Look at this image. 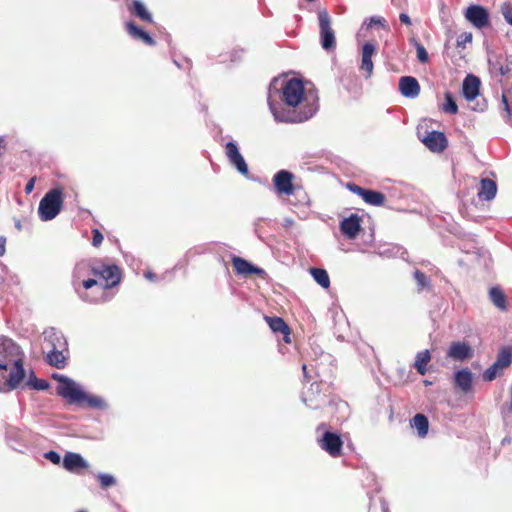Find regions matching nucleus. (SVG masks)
<instances>
[{
	"mask_svg": "<svg viewBox=\"0 0 512 512\" xmlns=\"http://www.w3.org/2000/svg\"><path fill=\"white\" fill-rule=\"evenodd\" d=\"M274 79L268 92V105L274 119L278 122L300 123L310 119L318 110L316 91H304L303 82L292 78L284 81L279 89Z\"/></svg>",
	"mask_w": 512,
	"mask_h": 512,
	"instance_id": "obj_1",
	"label": "nucleus"
},
{
	"mask_svg": "<svg viewBox=\"0 0 512 512\" xmlns=\"http://www.w3.org/2000/svg\"><path fill=\"white\" fill-rule=\"evenodd\" d=\"M24 377L19 347L10 338L0 335V392L17 389Z\"/></svg>",
	"mask_w": 512,
	"mask_h": 512,
	"instance_id": "obj_2",
	"label": "nucleus"
},
{
	"mask_svg": "<svg viewBox=\"0 0 512 512\" xmlns=\"http://www.w3.org/2000/svg\"><path fill=\"white\" fill-rule=\"evenodd\" d=\"M63 205L62 190L51 189L40 200L38 215L42 221L54 219L61 211Z\"/></svg>",
	"mask_w": 512,
	"mask_h": 512,
	"instance_id": "obj_3",
	"label": "nucleus"
},
{
	"mask_svg": "<svg viewBox=\"0 0 512 512\" xmlns=\"http://www.w3.org/2000/svg\"><path fill=\"white\" fill-rule=\"evenodd\" d=\"M53 378L59 382L56 388L59 396L68 399L70 403L82 402L85 392L72 379L58 374H54Z\"/></svg>",
	"mask_w": 512,
	"mask_h": 512,
	"instance_id": "obj_4",
	"label": "nucleus"
},
{
	"mask_svg": "<svg viewBox=\"0 0 512 512\" xmlns=\"http://www.w3.org/2000/svg\"><path fill=\"white\" fill-rule=\"evenodd\" d=\"M323 386L322 381L314 382L303 390L301 399L308 408L318 409L328 402V395L323 391Z\"/></svg>",
	"mask_w": 512,
	"mask_h": 512,
	"instance_id": "obj_5",
	"label": "nucleus"
},
{
	"mask_svg": "<svg viewBox=\"0 0 512 512\" xmlns=\"http://www.w3.org/2000/svg\"><path fill=\"white\" fill-rule=\"evenodd\" d=\"M318 21L322 48L326 51L334 50L336 47V38L331 27V18L326 10H320L318 12Z\"/></svg>",
	"mask_w": 512,
	"mask_h": 512,
	"instance_id": "obj_6",
	"label": "nucleus"
},
{
	"mask_svg": "<svg viewBox=\"0 0 512 512\" xmlns=\"http://www.w3.org/2000/svg\"><path fill=\"white\" fill-rule=\"evenodd\" d=\"M91 273L104 280L101 289H108L120 282V270L116 265H101L91 267Z\"/></svg>",
	"mask_w": 512,
	"mask_h": 512,
	"instance_id": "obj_7",
	"label": "nucleus"
},
{
	"mask_svg": "<svg viewBox=\"0 0 512 512\" xmlns=\"http://www.w3.org/2000/svg\"><path fill=\"white\" fill-rule=\"evenodd\" d=\"M465 18L478 29L485 28L490 24V16L487 9L477 4L467 7L465 11Z\"/></svg>",
	"mask_w": 512,
	"mask_h": 512,
	"instance_id": "obj_8",
	"label": "nucleus"
},
{
	"mask_svg": "<svg viewBox=\"0 0 512 512\" xmlns=\"http://www.w3.org/2000/svg\"><path fill=\"white\" fill-rule=\"evenodd\" d=\"M377 54V47L374 43L365 42L361 49V61L359 70L364 74L366 79L370 78L373 74L374 64L372 61L373 56Z\"/></svg>",
	"mask_w": 512,
	"mask_h": 512,
	"instance_id": "obj_9",
	"label": "nucleus"
},
{
	"mask_svg": "<svg viewBox=\"0 0 512 512\" xmlns=\"http://www.w3.org/2000/svg\"><path fill=\"white\" fill-rule=\"evenodd\" d=\"M318 445L332 457H339L342 452L343 442L340 436L334 432H325L318 439Z\"/></svg>",
	"mask_w": 512,
	"mask_h": 512,
	"instance_id": "obj_10",
	"label": "nucleus"
},
{
	"mask_svg": "<svg viewBox=\"0 0 512 512\" xmlns=\"http://www.w3.org/2000/svg\"><path fill=\"white\" fill-rule=\"evenodd\" d=\"M294 175L287 170H280L273 176V184L275 190L280 195H293L294 194V185H293Z\"/></svg>",
	"mask_w": 512,
	"mask_h": 512,
	"instance_id": "obj_11",
	"label": "nucleus"
},
{
	"mask_svg": "<svg viewBox=\"0 0 512 512\" xmlns=\"http://www.w3.org/2000/svg\"><path fill=\"white\" fill-rule=\"evenodd\" d=\"M225 149L230 164L233 165L240 174L247 176L249 174L248 165L241 155L237 144L234 141H229L226 143Z\"/></svg>",
	"mask_w": 512,
	"mask_h": 512,
	"instance_id": "obj_12",
	"label": "nucleus"
},
{
	"mask_svg": "<svg viewBox=\"0 0 512 512\" xmlns=\"http://www.w3.org/2000/svg\"><path fill=\"white\" fill-rule=\"evenodd\" d=\"M473 356V350L471 346L466 342H453L449 346L447 351V357L455 361H464L470 359Z\"/></svg>",
	"mask_w": 512,
	"mask_h": 512,
	"instance_id": "obj_13",
	"label": "nucleus"
},
{
	"mask_svg": "<svg viewBox=\"0 0 512 512\" xmlns=\"http://www.w3.org/2000/svg\"><path fill=\"white\" fill-rule=\"evenodd\" d=\"M400 93L409 99H415L420 94V85L418 80L412 76H403L399 79Z\"/></svg>",
	"mask_w": 512,
	"mask_h": 512,
	"instance_id": "obj_14",
	"label": "nucleus"
},
{
	"mask_svg": "<svg viewBox=\"0 0 512 512\" xmlns=\"http://www.w3.org/2000/svg\"><path fill=\"white\" fill-rule=\"evenodd\" d=\"M422 141L432 152H442L448 144L446 136L440 131L429 132Z\"/></svg>",
	"mask_w": 512,
	"mask_h": 512,
	"instance_id": "obj_15",
	"label": "nucleus"
},
{
	"mask_svg": "<svg viewBox=\"0 0 512 512\" xmlns=\"http://www.w3.org/2000/svg\"><path fill=\"white\" fill-rule=\"evenodd\" d=\"M43 335H44V343H45V348L48 350V349H53V348H67V341L64 337V335L56 330L55 328L53 327H50L48 329H46L44 332H43Z\"/></svg>",
	"mask_w": 512,
	"mask_h": 512,
	"instance_id": "obj_16",
	"label": "nucleus"
},
{
	"mask_svg": "<svg viewBox=\"0 0 512 512\" xmlns=\"http://www.w3.org/2000/svg\"><path fill=\"white\" fill-rule=\"evenodd\" d=\"M454 386L464 394L473 387V374L468 368H463L454 373Z\"/></svg>",
	"mask_w": 512,
	"mask_h": 512,
	"instance_id": "obj_17",
	"label": "nucleus"
},
{
	"mask_svg": "<svg viewBox=\"0 0 512 512\" xmlns=\"http://www.w3.org/2000/svg\"><path fill=\"white\" fill-rule=\"evenodd\" d=\"M360 217L357 214H351L344 218L340 223L341 232L349 239H355L360 231Z\"/></svg>",
	"mask_w": 512,
	"mask_h": 512,
	"instance_id": "obj_18",
	"label": "nucleus"
},
{
	"mask_svg": "<svg viewBox=\"0 0 512 512\" xmlns=\"http://www.w3.org/2000/svg\"><path fill=\"white\" fill-rule=\"evenodd\" d=\"M480 85H481V82L477 76L468 74L464 78L463 84H462V92H463L464 98L467 101L474 100L479 94Z\"/></svg>",
	"mask_w": 512,
	"mask_h": 512,
	"instance_id": "obj_19",
	"label": "nucleus"
},
{
	"mask_svg": "<svg viewBox=\"0 0 512 512\" xmlns=\"http://www.w3.org/2000/svg\"><path fill=\"white\" fill-rule=\"evenodd\" d=\"M89 271H91V268L89 267L88 263H86L85 261L77 263L74 268V271H73V279H72L73 287H74L75 291L80 295V297L84 301H91V300L88 299L87 293H84V294L80 293V281H82L81 278L85 274H87Z\"/></svg>",
	"mask_w": 512,
	"mask_h": 512,
	"instance_id": "obj_20",
	"label": "nucleus"
},
{
	"mask_svg": "<svg viewBox=\"0 0 512 512\" xmlns=\"http://www.w3.org/2000/svg\"><path fill=\"white\" fill-rule=\"evenodd\" d=\"M63 467L69 472H75L87 468L88 463L80 454L67 452L63 458Z\"/></svg>",
	"mask_w": 512,
	"mask_h": 512,
	"instance_id": "obj_21",
	"label": "nucleus"
},
{
	"mask_svg": "<svg viewBox=\"0 0 512 512\" xmlns=\"http://www.w3.org/2000/svg\"><path fill=\"white\" fill-rule=\"evenodd\" d=\"M497 193V184L494 180L483 178L480 181V189L477 193L480 200L491 201Z\"/></svg>",
	"mask_w": 512,
	"mask_h": 512,
	"instance_id": "obj_22",
	"label": "nucleus"
},
{
	"mask_svg": "<svg viewBox=\"0 0 512 512\" xmlns=\"http://www.w3.org/2000/svg\"><path fill=\"white\" fill-rule=\"evenodd\" d=\"M66 350L67 348L48 349L46 362L57 369H63L66 366V356L64 355Z\"/></svg>",
	"mask_w": 512,
	"mask_h": 512,
	"instance_id": "obj_23",
	"label": "nucleus"
},
{
	"mask_svg": "<svg viewBox=\"0 0 512 512\" xmlns=\"http://www.w3.org/2000/svg\"><path fill=\"white\" fill-rule=\"evenodd\" d=\"M265 320L267 321L270 329L275 333H281L283 334V339L285 342H290V328L285 323V321L280 317H265Z\"/></svg>",
	"mask_w": 512,
	"mask_h": 512,
	"instance_id": "obj_24",
	"label": "nucleus"
},
{
	"mask_svg": "<svg viewBox=\"0 0 512 512\" xmlns=\"http://www.w3.org/2000/svg\"><path fill=\"white\" fill-rule=\"evenodd\" d=\"M126 29H127L128 34L132 38H134L136 40H141L142 42H144L145 44H147L149 46H153L155 44V41L153 40V38L146 31H144L143 29H141L140 27L135 25L133 22H128L126 24Z\"/></svg>",
	"mask_w": 512,
	"mask_h": 512,
	"instance_id": "obj_25",
	"label": "nucleus"
},
{
	"mask_svg": "<svg viewBox=\"0 0 512 512\" xmlns=\"http://www.w3.org/2000/svg\"><path fill=\"white\" fill-rule=\"evenodd\" d=\"M489 299L493 303V305L498 308L501 311H507L508 304H507V298L503 290L498 287L494 286L491 287L489 290Z\"/></svg>",
	"mask_w": 512,
	"mask_h": 512,
	"instance_id": "obj_26",
	"label": "nucleus"
},
{
	"mask_svg": "<svg viewBox=\"0 0 512 512\" xmlns=\"http://www.w3.org/2000/svg\"><path fill=\"white\" fill-rule=\"evenodd\" d=\"M129 11L144 22L151 23L153 21L151 13L140 0H132Z\"/></svg>",
	"mask_w": 512,
	"mask_h": 512,
	"instance_id": "obj_27",
	"label": "nucleus"
},
{
	"mask_svg": "<svg viewBox=\"0 0 512 512\" xmlns=\"http://www.w3.org/2000/svg\"><path fill=\"white\" fill-rule=\"evenodd\" d=\"M431 360V354L429 350H423L416 354L414 367L420 375H425L427 372V364Z\"/></svg>",
	"mask_w": 512,
	"mask_h": 512,
	"instance_id": "obj_28",
	"label": "nucleus"
},
{
	"mask_svg": "<svg viewBox=\"0 0 512 512\" xmlns=\"http://www.w3.org/2000/svg\"><path fill=\"white\" fill-rule=\"evenodd\" d=\"M411 425H412V427H414L417 430L418 435L420 437H424L427 435L428 428H429V422L425 415L416 414L412 419Z\"/></svg>",
	"mask_w": 512,
	"mask_h": 512,
	"instance_id": "obj_29",
	"label": "nucleus"
},
{
	"mask_svg": "<svg viewBox=\"0 0 512 512\" xmlns=\"http://www.w3.org/2000/svg\"><path fill=\"white\" fill-rule=\"evenodd\" d=\"M367 204L382 206L385 202L383 193L368 189L362 198Z\"/></svg>",
	"mask_w": 512,
	"mask_h": 512,
	"instance_id": "obj_30",
	"label": "nucleus"
},
{
	"mask_svg": "<svg viewBox=\"0 0 512 512\" xmlns=\"http://www.w3.org/2000/svg\"><path fill=\"white\" fill-rule=\"evenodd\" d=\"M311 275L314 280L323 288H328L330 286L329 275L326 270L321 268H311Z\"/></svg>",
	"mask_w": 512,
	"mask_h": 512,
	"instance_id": "obj_31",
	"label": "nucleus"
},
{
	"mask_svg": "<svg viewBox=\"0 0 512 512\" xmlns=\"http://www.w3.org/2000/svg\"><path fill=\"white\" fill-rule=\"evenodd\" d=\"M409 43L415 47L418 61L422 64L428 63L429 55L425 47L415 37L410 38Z\"/></svg>",
	"mask_w": 512,
	"mask_h": 512,
	"instance_id": "obj_32",
	"label": "nucleus"
},
{
	"mask_svg": "<svg viewBox=\"0 0 512 512\" xmlns=\"http://www.w3.org/2000/svg\"><path fill=\"white\" fill-rule=\"evenodd\" d=\"M233 267L237 274L240 275H249V269L251 268V263H249L247 260L234 256L232 258Z\"/></svg>",
	"mask_w": 512,
	"mask_h": 512,
	"instance_id": "obj_33",
	"label": "nucleus"
},
{
	"mask_svg": "<svg viewBox=\"0 0 512 512\" xmlns=\"http://www.w3.org/2000/svg\"><path fill=\"white\" fill-rule=\"evenodd\" d=\"M512 362V351L509 348L502 349L495 361L496 365L502 370L508 367Z\"/></svg>",
	"mask_w": 512,
	"mask_h": 512,
	"instance_id": "obj_34",
	"label": "nucleus"
},
{
	"mask_svg": "<svg viewBox=\"0 0 512 512\" xmlns=\"http://www.w3.org/2000/svg\"><path fill=\"white\" fill-rule=\"evenodd\" d=\"M27 385L35 390H46L49 387V383L44 379H38L32 372L28 378Z\"/></svg>",
	"mask_w": 512,
	"mask_h": 512,
	"instance_id": "obj_35",
	"label": "nucleus"
},
{
	"mask_svg": "<svg viewBox=\"0 0 512 512\" xmlns=\"http://www.w3.org/2000/svg\"><path fill=\"white\" fill-rule=\"evenodd\" d=\"M443 111L456 114L458 112V106L450 92L445 93V104L443 105Z\"/></svg>",
	"mask_w": 512,
	"mask_h": 512,
	"instance_id": "obj_36",
	"label": "nucleus"
},
{
	"mask_svg": "<svg viewBox=\"0 0 512 512\" xmlns=\"http://www.w3.org/2000/svg\"><path fill=\"white\" fill-rule=\"evenodd\" d=\"M82 401H85L90 407L93 408L103 409L106 407L105 401L98 396L89 395L85 393V397L83 398Z\"/></svg>",
	"mask_w": 512,
	"mask_h": 512,
	"instance_id": "obj_37",
	"label": "nucleus"
},
{
	"mask_svg": "<svg viewBox=\"0 0 512 512\" xmlns=\"http://www.w3.org/2000/svg\"><path fill=\"white\" fill-rule=\"evenodd\" d=\"M414 279L417 283V286L419 288V290H422V289H425V288H429L430 287V281L429 279L427 278V276L421 272L420 270H416L414 272Z\"/></svg>",
	"mask_w": 512,
	"mask_h": 512,
	"instance_id": "obj_38",
	"label": "nucleus"
},
{
	"mask_svg": "<svg viewBox=\"0 0 512 512\" xmlns=\"http://www.w3.org/2000/svg\"><path fill=\"white\" fill-rule=\"evenodd\" d=\"M501 369L494 362L488 369L484 371L483 378L486 381H492L496 378Z\"/></svg>",
	"mask_w": 512,
	"mask_h": 512,
	"instance_id": "obj_39",
	"label": "nucleus"
},
{
	"mask_svg": "<svg viewBox=\"0 0 512 512\" xmlns=\"http://www.w3.org/2000/svg\"><path fill=\"white\" fill-rule=\"evenodd\" d=\"M368 512H389L388 504L383 499H379V505L371 501Z\"/></svg>",
	"mask_w": 512,
	"mask_h": 512,
	"instance_id": "obj_40",
	"label": "nucleus"
},
{
	"mask_svg": "<svg viewBox=\"0 0 512 512\" xmlns=\"http://www.w3.org/2000/svg\"><path fill=\"white\" fill-rule=\"evenodd\" d=\"M98 480L101 486L104 488L113 486L116 483L115 478L112 475L106 473H100L98 475Z\"/></svg>",
	"mask_w": 512,
	"mask_h": 512,
	"instance_id": "obj_41",
	"label": "nucleus"
},
{
	"mask_svg": "<svg viewBox=\"0 0 512 512\" xmlns=\"http://www.w3.org/2000/svg\"><path fill=\"white\" fill-rule=\"evenodd\" d=\"M364 24L367 25V28H372L374 25H378L384 29L387 27L386 20L380 16H372L366 20Z\"/></svg>",
	"mask_w": 512,
	"mask_h": 512,
	"instance_id": "obj_42",
	"label": "nucleus"
},
{
	"mask_svg": "<svg viewBox=\"0 0 512 512\" xmlns=\"http://www.w3.org/2000/svg\"><path fill=\"white\" fill-rule=\"evenodd\" d=\"M472 42V34L464 32L457 37V47L464 48L467 43Z\"/></svg>",
	"mask_w": 512,
	"mask_h": 512,
	"instance_id": "obj_43",
	"label": "nucleus"
},
{
	"mask_svg": "<svg viewBox=\"0 0 512 512\" xmlns=\"http://www.w3.org/2000/svg\"><path fill=\"white\" fill-rule=\"evenodd\" d=\"M44 458L52 462L53 464H60L61 462V456L56 451H48L44 454Z\"/></svg>",
	"mask_w": 512,
	"mask_h": 512,
	"instance_id": "obj_44",
	"label": "nucleus"
},
{
	"mask_svg": "<svg viewBox=\"0 0 512 512\" xmlns=\"http://www.w3.org/2000/svg\"><path fill=\"white\" fill-rule=\"evenodd\" d=\"M502 14L505 21L512 25V4H504L502 6Z\"/></svg>",
	"mask_w": 512,
	"mask_h": 512,
	"instance_id": "obj_45",
	"label": "nucleus"
},
{
	"mask_svg": "<svg viewBox=\"0 0 512 512\" xmlns=\"http://www.w3.org/2000/svg\"><path fill=\"white\" fill-rule=\"evenodd\" d=\"M347 187L352 193L360 196L361 198H363L364 194L368 190L353 183H349Z\"/></svg>",
	"mask_w": 512,
	"mask_h": 512,
	"instance_id": "obj_46",
	"label": "nucleus"
},
{
	"mask_svg": "<svg viewBox=\"0 0 512 512\" xmlns=\"http://www.w3.org/2000/svg\"><path fill=\"white\" fill-rule=\"evenodd\" d=\"M92 234H93L92 245L95 247L100 246L103 241L102 233L98 229H93Z\"/></svg>",
	"mask_w": 512,
	"mask_h": 512,
	"instance_id": "obj_47",
	"label": "nucleus"
},
{
	"mask_svg": "<svg viewBox=\"0 0 512 512\" xmlns=\"http://www.w3.org/2000/svg\"><path fill=\"white\" fill-rule=\"evenodd\" d=\"M80 286H82L84 289L88 290L92 288L93 286H98V282L95 279L89 278L80 281Z\"/></svg>",
	"mask_w": 512,
	"mask_h": 512,
	"instance_id": "obj_48",
	"label": "nucleus"
},
{
	"mask_svg": "<svg viewBox=\"0 0 512 512\" xmlns=\"http://www.w3.org/2000/svg\"><path fill=\"white\" fill-rule=\"evenodd\" d=\"M34 184H35V178H31V179L27 182V184H26V186H25V189H24L26 194H30V193L33 191V189H34Z\"/></svg>",
	"mask_w": 512,
	"mask_h": 512,
	"instance_id": "obj_49",
	"label": "nucleus"
},
{
	"mask_svg": "<svg viewBox=\"0 0 512 512\" xmlns=\"http://www.w3.org/2000/svg\"><path fill=\"white\" fill-rule=\"evenodd\" d=\"M399 20L403 23V24H406V25H411L412 22H411V19L409 17L408 14L406 13H400L399 15Z\"/></svg>",
	"mask_w": 512,
	"mask_h": 512,
	"instance_id": "obj_50",
	"label": "nucleus"
},
{
	"mask_svg": "<svg viewBox=\"0 0 512 512\" xmlns=\"http://www.w3.org/2000/svg\"><path fill=\"white\" fill-rule=\"evenodd\" d=\"M265 272L262 268L254 266L251 264V268L249 269V274H257V275H263Z\"/></svg>",
	"mask_w": 512,
	"mask_h": 512,
	"instance_id": "obj_51",
	"label": "nucleus"
},
{
	"mask_svg": "<svg viewBox=\"0 0 512 512\" xmlns=\"http://www.w3.org/2000/svg\"><path fill=\"white\" fill-rule=\"evenodd\" d=\"M5 244L6 238L4 236H0V256L5 254Z\"/></svg>",
	"mask_w": 512,
	"mask_h": 512,
	"instance_id": "obj_52",
	"label": "nucleus"
},
{
	"mask_svg": "<svg viewBox=\"0 0 512 512\" xmlns=\"http://www.w3.org/2000/svg\"><path fill=\"white\" fill-rule=\"evenodd\" d=\"M145 277H146L148 280H151V281H152V280H154V279H155V277H156V276H155V274H154V273H152V272L148 271V272H146V273H145Z\"/></svg>",
	"mask_w": 512,
	"mask_h": 512,
	"instance_id": "obj_53",
	"label": "nucleus"
},
{
	"mask_svg": "<svg viewBox=\"0 0 512 512\" xmlns=\"http://www.w3.org/2000/svg\"><path fill=\"white\" fill-rule=\"evenodd\" d=\"M503 104H504V107H505V110L506 112L508 113V115L510 114V109H509V105H508V102L507 100L503 97Z\"/></svg>",
	"mask_w": 512,
	"mask_h": 512,
	"instance_id": "obj_54",
	"label": "nucleus"
},
{
	"mask_svg": "<svg viewBox=\"0 0 512 512\" xmlns=\"http://www.w3.org/2000/svg\"><path fill=\"white\" fill-rule=\"evenodd\" d=\"M302 370H303L304 378L308 379L309 376H308V373H307V366L305 364L302 366Z\"/></svg>",
	"mask_w": 512,
	"mask_h": 512,
	"instance_id": "obj_55",
	"label": "nucleus"
},
{
	"mask_svg": "<svg viewBox=\"0 0 512 512\" xmlns=\"http://www.w3.org/2000/svg\"><path fill=\"white\" fill-rule=\"evenodd\" d=\"M16 227H17L18 229H20V228H21V224H20V222H17V223H16Z\"/></svg>",
	"mask_w": 512,
	"mask_h": 512,
	"instance_id": "obj_56",
	"label": "nucleus"
},
{
	"mask_svg": "<svg viewBox=\"0 0 512 512\" xmlns=\"http://www.w3.org/2000/svg\"><path fill=\"white\" fill-rule=\"evenodd\" d=\"M425 384H426V385H430V384H431V382H429V381H427V380H426V381H425Z\"/></svg>",
	"mask_w": 512,
	"mask_h": 512,
	"instance_id": "obj_57",
	"label": "nucleus"
}]
</instances>
